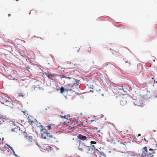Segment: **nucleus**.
<instances>
[{
  "label": "nucleus",
  "instance_id": "obj_1",
  "mask_svg": "<svg viewBox=\"0 0 157 157\" xmlns=\"http://www.w3.org/2000/svg\"><path fill=\"white\" fill-rule=\"evenodd\" d=\"M155 149L150 148L148 151L146 147H144L142 149V153L141 155L142 157H153L154 151Z\"/></svg>",
  "mask_w": 157,
  "mask_h": 157
},
{
  "label": "nucleus",
  "instance_id": "obj_2",
  "mask_svg": "<svg viewBox=\"0 0 157 157\" xmlns=\"http://www.w3.org/2000/svg\"><path fill=\"white\" fill-rule=\"evenodd\" d=\"M78 148L79 151H85L88 152L90 151L89 147L86 146L84 144H79L78 147Z\"/></svg>",
  "mask_w": 157,
  "mask_h": 157
},
{
  "label": "nucleus",
  "instance_id": "obj_3",
  "mask_svg": "<svg viewBox=\"0 0 157 157\" xmlns=\"http://www.w3.org/2000/svg\"><path fill=\"white\" fill-rule=\"evenodd\" d=\"M41 136L44 139L46 138V136H48L49 137H53V136L51 135L50 133H48V131L46 129H43L41 131Z\"/></svg>",
  "mask_w": 157,
  "mask_h": 157
},
{
  "label": "nucleus",
  "instance_id": "obj_4",
  "mask_svg": "<svg viewBox=\"0 0 157 157\" xmlns=\"http://www.w3.org/2000/svg\"><path fill=\"white\" fill-rule=\"evenodd\" d=\"M88 139H89V137L80 134H78L77 136V140L79 142H81L85 140H87Z\"/></svg>",
  "mask_w": 157,
  "mask_h": 157
},
{
  "label": "nucleus",
  "instance_id": "obj_5",
  "mask_svg": "<svg viewBox=\"0 0 157 157\" xmlns=\"http://www.w3.org/2000/svg\"><path fill=\"white\" fill-rule=\"evenodd\" d=\"M79 82H77L76 81H75V82L73 84H70V86L71 87V88L70 89L71 90H74V87H75L76 88H78L79 87L78 86Z\"/></svg>",
  "mask_w": 157,
  "mask_h": 157
},
{
  "label": "nucleus",
  "instance_id": "obj_6",
  "mask_svg": "<svg viewBox=\"0 0 157 157\" xmlns=\"http://www.w3.org/2000/svg\"><path fill=\"white\" fill-rule=\"evenodd\" d=\"M96 90L97 91L100 92H99V94H101L102 96H104V90L100 86H98L97 88L96 89Z\"/></svg>",
  "mask_w": 157,
  "mask_h": 157
},
{
  "label": "nucleus",
  "instance_id": "obj_7",
  "mask_svg": "<svg viewBox=\"0 0 157 157\" xmlns=\"http://www.w3.org/2000/svg\"><path fill=\"white\" fill-rule=\"evenodd\" d=\"M127 102V98H122L120 100V104L122 105H124Z\"/></svg>",
  "mask_w": 157,
  "mask_h": 157
},
{
  "label": "nucleus",
  "instance_id": "obj_8",
  "mask_svg": "<svg viewBox=\"0 0 157 157\" xmlns=\"http://www.w3.org/2000/svg\"><path fill=\"white\" fill-rule=\"evenodd\" d=\"M47 76L49 79H51L52 80H55V77L56 76V75L55 74H48Z\"/></svg>",
  "mask_w": 157,
  "mask_h": 157
},
{
  "label": "nucleus",
  "instance_id": "obj_9",
  "mask_svg": "<svg viewBox=\"0 0 157 157\" xmlns=\"http://www.w3.org/2000/svg\"><path fill=\"white\" fill-rule=\"evenodd\" d=\"M109 138L111 139V140L113 142L115 141L114 139H116V136L113 132L109 133Z\"/></svg>",
  "mask_w": 157,
  "mask_h": 157
},
{
  "label": "nucleus",
  "instance_id": "obj_10",
  "mask_svg": "<svg viewBox=\"0 0 157 157\" xmlns=\"http://www.w3.org/2000/svg\"><path fill=\"white\" fill-rule=\"evenodd\" d=\"M24 95L23 93L21 92H17L15 94V96L17 98L20 97L21 96L23 97Z\"/></svg>",
  "mask_w": 157,
  "mask_h": 157
},
{
  "label": "nucleus",
  "instance_id": "obj_11",
  "mask_svg": "<svg viewBox=\"0 0 157 157\" xmlns=\"http://www.w3.org/2000/svg\"><path fill=\"white\" fill-rule=\"evenodd\" d=\"M126 87H128V86H122V90L124 93H127L128 91V89L126 88Z\"/></svg>",
  "mask_w": 157,
  "mask_h": 157
},
{
  "label": "nucleus",
  "instance_id": "obj_12",
  "mask_svg": "<svg viewBox=\"0 0 157 157\" xmlns=\"http://www.w3.org/2000/svg\"><path fill=\"white\" fill-rule=\"evenodd\" d=\"M98 154L100 155V156H103L104 157H106V155L103 152L100 151L99 150H98Z\"/></svg>",
  "mask_w": 157,
  "mask_h": 157
},
{
  "label": "nucleus",
  "instance_id": "obj_13",
  "mask_svg": "<svg viewBox=\"0 0 157 157\" xmlns=\"http://www.w3.org/2000/svg\"><path fill=\"white\" fill-rule=\"evenodd\" d=\"M27 138L31 142H32L33 139V137L32 136H27Z\"/></svg>",
  "mask_w": 157,
  "mask_h": 157
},
{
  "label": "nucleus",
  "instance_id": "obj_14",
  "mask_svg": "<svg viewBox=\"0 0 157 157\" xmlns=\"http://www.w3.org/2000/svg\"><path fill=\"white\" fill-rule=\"evenodd\" d=\"M139 101V100H137L136 101V105H137L138 106H141V103L142 102V101H141V102H140V103H138V102Z\"/></svg>",
  "mask_w": 157,
  "mask_h": 157
},
{
  "label": "nucleus",
  "instance_id": "obj_15",
  "mask_svg": "<svg viewBox=\"0 0 157 157\" xmlns=\"http://www.w3.org/2000/svg\"><path fill=\"white\" fill-rule=\"evenodd\" d=\"M60 116L61 117H64L66 119H70V117L69 116L68 117V115H64V116L60 115Z\"/></svg>",
  "mask_w": 157,
  "mask_h": 157
},
{
  "label": "nucleus",
  "instance_id": "obj_16",
  "mask_svg": "<svg viewBox=\"0 0 157 157\" xmlns=\"http://www.w3.org/2000/svg\"><path fill=\"white\" fill-rule=\"evenodd\" d=\"M60 90V92L62 94L64 92V90H65L64 88H63V87L62 86L61 87Z\"/></svg>",
  "mask_w": 157,
  "mask_h": 157
},
{
  "label": "nucleus",
  "instance_id": "obj_17",
  "mask_svg": "<svg viewBox=\"0 0 157 157\" xmlns=\"http://www.w3.org/2000/svg\"><path fill=\"white\" fill-rule=\"evenodd\" d=\"M45 127L48 130H50V129H53V128H52L51 125H49L48 126H46Z\"/></svg>",
  "mask_w": 157,
  "mask_h": 157
},
{
  "label": "nucleus",
  "instance_id": "obj_18",
  "mask_svg": "<svg viewBox=\"0 0 157 157\" xmlns=\"http://www.w3.org/2000/svg\"><path fill=\"white\" fill-rule=\"evenodd\" d=\"M17 128H13V129H11V131L12 132H16L17 131H16V130L17 129Z\"/></svg>",
  "mask_w": 157,
  "mask_h": 157
},
{
  "label": "nucleus",
  "instance_id": "obj_19",
  "mask_svg": "<svg viewBox=\"0 0 157 157\" xmlns=\"http://www.w3.org/2000/svg\"><path fill=\"white\" fill-rule=\"evenodd\" d=\"M89 89H90V90H89V91L90 92L93 93L94 92L93 89V88L90 87V88H89Z\"/></svg>",
  "mask_w": 157,
  "mask_h": 157
},
{
  "label": "nucleus",
  "instance_id": "obj_20",
  "mask_svg": "<svg viewBox=\"0 0 157 157\" xmlns=\"http://www.w3.org/2000/svg\"><path fill=\"white\" fill-rule=\"evenodd\" d=\"M97 142L95 141H91L90 142L91 145H92V144H96Z\"/></svg>",
  "mask_w": 157,
  "mask_h": 157
},
{
  "label": "nucleus",
  "instance_id": "obj_21",
  "mask_svg": "<svg viewBox=\"0 0 157 157\" xmlns=\"http://www.w3.org/2000/svg\"><path fill=\"white\" fill-rule=\"evenodd\" d=\"M93 149H94L95 150H96V151L98 150V149H96V147L94 146V145H91Z\"/></svg>",
  "mask_w": 157,
  "mask_h": 157
},
{
  "label": "nucleus",
  "instance_id": "obj_22",
  "mask_svg": "<svg viewBox=\"0 0 157 157\" xmlns=\"http://www.w3.org/2000/svg\"><path fill=\"white\" fill-rule=\"evenodd\" d=\"M4 121H3L2 118H0V125L2 124V123L4 122Z\"/></svg>",
  "mask_w": 157,
  "mask_h": 157
},
{
  "label": "nucleus",
  "instance_id": "obj_23",
  "mask_svg": "<svg viewBox=\"0 0 157 157\" xmlns=\"http://www.w3.org/2000/svg\"><path fill=\"white\" fill-rule=\"evenodd\" d=\"M9 147H10V149H11V150L12 151L13 154H15V152H14V150H13V148H12V147H10V146H9Z\"/></svg>",
  "mask_w": 157,
  "mask_h": 157
},
{
  "label": "nucleus",
  "instance_id": "obj_24",
  "mask_svg": "<svg viewBox=\"0 0 157 157\" xmlns=\"http://www.w3.org/2000/svg\"><path fill=\"white\" fill-rule=\"evenodd\" d=\"M74 123L76 124H77L78 123V121L75 120L74 121Z\"/></svg>",
  "mask_w": 157,
  "mask_h": 157
},
{
  "label": "nucleus",
  "instance_id": "obj_25",
  "mask_svg": "<svg viewBox=\"0 0 157 157\" xmlns=\"http://www.w3.org/2000/svg\"><path fill=\"white\" fill-rule=\"evenodd\" d=\"M141 136V134H138L137 136L139 137V136Z\"/></svg>",
  "mask_w": 157,
  "mask_h": 157
},
{
  "label": "nucleus",
  "instance_id": "obj_26",
  "mask_svg": "<svg viewBox=\"0 0 157 157\" xmlns=\"http://www.w3.org/2000/svg\"><path fill=\"white\" fill-rule=\"evenodd\" d=\"M10 16H11V14H8V16L9 17H10Z\"/></svg>",
  "mask_w": 157,
  "mask_h": 157
},
{
  "label": "nucleus",
  "instance_id": "obj_27",
  "mask_svg": "<svg viewBox=\"0 0 157 157\" xmlns=\"http://www.w3.org/2000/svg\"><path fill=\"white\" fill-rule=\"evenodd\" d=\"M90 50V47H89L88 49V51H89Z\"/></svg>",
  "mask_w": 157,
  "mask_h": 157
},
{
  "label": "nucleus",
  "instance_id": "obj_28",
  "mask_svg": "<svg viewBox=\"0 0 157 157\" xmlns=\"http://www.w3.org/2000/svg\"><path fill=\"white\" fill-rule=\"evenodd\" d=\"M84 49H85V51L86 50H87V48H84Z\"/></svg>",
  "mask_w": 157,
  "mask_h": 157
},
{
  "label": "nucleus",
  "instance_id": "obj_29",
  "mask_svg": "<svg viewBox=\"0 0 157 157\" xmlns=\"http://www.w3.org/2000/svg\"><path fill=\"white\" fill-rule=\"evenodd\" d=\"M155 145H156V147H157V144H155Z\"/></svg>",
  "mask_w": 157,
  "mask_h": 157
},
{
  "label": "nucleus",
  "instance_id": "obj_30",
  "mask_svg": "<svg viewBox=\"0 0 157 157\" xmlns=\"http://www.w3.org/2000/svg\"><path fill=\"white\" fill-rule=\"evenodd\" d=\"M144 140H145V141H146V139H145V138H144Z\"/></svg>",
  "mask_w": 157,
  "mask_h": 157
},
{
  "label": "nucleus",
  "instance_id": "obj_31",
  "mask_svg": "<svg viewBox=\"0 0 157 157\" xmlns=\"http://www.w3.org/2000/svg\"><path fill=\"white\" fill-rule=\"evenodd\" d=\"M0 144L2 145L3 144L2 143L1 144V143H0Z\"/></svg>",
  "mask_w": 157,
  "mask_h": 157
},
{
  "label": "nucleus",
  "instance_id": "obj_32",
  "mask_svg": "<svg viewBox=\"0 0 157 157\" xmlns=\"http://www.w3.org/2000/svg\"><path fill=\"white\" fill-rule=\"evenodd\" d=\"M15 155L16 156H17V155H16V154H15Z\"/></svg>",
  "mask_w": 157,
  "mask_h": 157
},
{
  "label": "nucleus",
  "instance_id": "obj_33",
  "mask_svg": "<svg viewBox=\"0 0 157 157\" xmlns=\"http://www.w3.org/2000/svg\"><path fill=\"white\" fill-rule=\"evenodd\" d=\"M16 1H18V0H16Z\"/></svg>",
  "mask_w": 157,
  "mask_h": 157
},
{
  "label": "nucleus",
  "instance_id": "obj_34",
  "mask_svg": "<svg viewBox=\"0 0 157 157\" xmlns=\"http://www.w3.org/2000/svg\"><path fill=\"white\" fill-rule=\"evenodd\" d=\"M63 71L64 72V70H63Z\"/></svg>",
  "mask_w": 157,
  "mask_h": 157
},
{
  "label": "nucleus",
  "instance_id": "obj_35",
  "mask_svg": "<svg viewBox=\"0 0 157 157\" xmlns=\"http://www.w3.org/2000/svg\"><path fill=\"white\" fill-rule=\"evenodd\" d=\"M156 82L157 83V81Z\"/></svg>",
  "mask_w": 157,
  "mask_h": 157
}]
</instances>
